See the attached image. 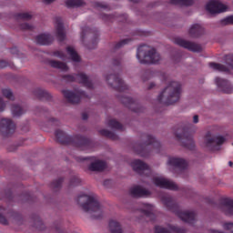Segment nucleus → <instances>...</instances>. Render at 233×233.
<instances>
[{
	"mask_svg": "<svg viewBox=\"0 0 233 233\" xmlns=\"http://www.w3.org/2000/svg\"><path fill=\"white\" fill-rule=\"evenodd\" d=\"M64 81H66V83H80L81 85H84L86 88L92 89L94 88V84L92 81H90V78H88L85 73H79L76 75H66L63 76Z\"/></svg>",
	"mask_w": 233,
	"mask_h": 233,
	"instance_id": "nucleus-9",
	"label": "nucleus"
},
{
	"mask_svg": "<svg viewBox=\"0 0 233 233\" xmlns=\"http://www.w3.org/2000/svg\"><path fill=\"white\" fill-rule=\"evenodd\" d=\"M54 1L56 0H44V3H46V5H50L51 3H54Z\"/></svg>",
	"mask_w": 233,
	"mask_h": 233,
	"instance_id": "nucleus-61",
	"label": "nucleus"
},
{
	"mask_svg": "<svg viewBox=\"0 0 233 233\" xmlns=\"http://www.w3.org/2000/svg\"><path fill=\"white\" fill-rule=\"evenodd\" d=\"M121 65V58H114L113 59V66H119Z\"/></svg>",
	"mask_w": 233,
	"mask_h": 233,
	"instance_id": "nucleus-57",
	"label": "nucleus"
},
{
	"mask_svg": "<svg viewBox=\"0 0 233 233\" xmlns=\"http://www.w3.org/2000/svg\"><path fill=\"white\" fill-rule=\"evenodd\" d=\"M107 126L110 128H114L115 130H121V132H123V130H125V128L123 127V125L116 119H109L107 121Z\"/></svg>",
	"mask_w": 233,
	"mask_h": 233,
	"instance_id": "nucleus-34",
	"label": "nucleus"
},
{
	"mask_svg": "<svg viewBox=\"0 0 233 233\" xmlns=\"http://www.w3.org/2000/svg\"><path fill=\"white\" fill-rule=\"evenodd\" d=\"M67 8H73V6L83 5V0H67L66 2Z\"/></svg>",
	"mask_w": 233,
	"mask_h": 233,
	"instance_id": "nucleus-40",
	"label": "nucleus"
},
{
	"mask_svg": "<svg viewBox=\"0 0 233 233\" xmlns=\"http://www.w3.org/2000/svg\"><path fill=\"white\" fill-rule=\"evenodd\" d=\"M34 96H35L37 99H40V101H48L52 98L50 93L41 88L35 89Z\"/></svg>",
	"mask_w": 233,
	"mask_h": 233,
	"instance_id": "nucleus-29",
	"label": "nucleus"
},
{
	"mask_svg": "<svg viewBox=\"0 0 233 233\" xmlns=\"http://www.w3.org/2000/svg\"><path fill=\"white\" fill-rule=\"evenodd\" d=\"M63 181H65V178H63V177H60V178H58L56 180H54L51 183V187L55 188V189L60 188L61 186L63 185Z\"/></svg>",
	"mask_w": 233,
	"mask_h": 233,
	"instance_id": "nucleus-42",
	"label": "nucleus"
},
{
	"mask_svg": "<svg viewBox=\"0 0 233 233\" xmlns=\"http://www.w3.org/2000/svg\"><path fill=\"white\" fill-rule=\"evenodd\" d=\"M6 66H9L8 62L5 60H0V68H6Z\"/></svg>",
	"mask_w": 233,
	"mask_h": 233,
	"instance_id": "nucleus-56",
	"label": "nucleus"
},
{
	"mask_svg": "<svg viewBox=\"0 0 233 233\" xmlns=\"http://www.w3.org/2000/svg\"><path fill=\"white\" fill-rule=\"evenodd\" d=\"M170 5H178L179 6H192L194 0H169Z\"/></svg>",
	"mask_w": 233,
	"mask_h": 233,
	"instance_id": "nucleus-36",
	"label": "nucleus"
},
{
	"mask_svg": "<svg viewBox=\"0 0 233 233\" xmlns=\"http://www.w3.org/2000/svg\"><path fill=\"white\" fill-rule=\"evenodd\" d=\"M55 136L56 141L61 145H74V147L80 148V150H92L94 148V142L81 135L70 137L65 131L57 129L55 132Z\"/></svg>",
	"mask_w": 233,
	"mask_h": 233,
	"instance_id": "nucleus-1",
	"label": "nucleus"
},
{
	"mask_svg": "<svg viewBox=\"0 0 233 233\" xmlns=\"http://www.w3.org/2000/svg\"><path fill=\"white\" fill-rule=\"evenodd\" d=\"M169 229L171 230V232H175V233H187V229L184 228H179L177 226H169Z\"/></svg>",
	"mask_w": 233,
	"mask_h": 233,
	"instance_id": "nucleus-45",
	"label": "nucleus"
},
{
	"mask_svg": "<svg viewBox=\"0 0 233 233\" xmlns=\"http://www.w3.org/2000/svg\"><path fill=\"white\" fill-rule=\"evenodd\" d=\"M50 66L52 68H57L58 70H62V72L68 71V66H66L65 63L56 60L49 61Z\"/></svg>",
	"mask_w": 233,
	"mask_h": 233,
	"instance_id": "nucleus-31",
	"label": "nucleus"
},
{
	"mask_svg": "<svg viewBox=\"0 0 233 233\" xmlns=\"http://www.w3.org/2000/svg\"><path fill=\"white\" fill-rule=\"evenodd\" d=\"M56 232L61 233V227H56Z\"/></svg>",
	"mask_w": 233,
	"mask_h": 233,
	"instance_id": "nucleus-63",
	"label": "nucleus"
},
{
	"mask_svg": "<svg viewBox=\"0 0 233 233\" xmlns=\"http://www.w3.org/2000/svg\"><path fill=\"white\" fill-rule=\"evenodd\" d=\"M11 112L15 117L23 116V114H25V110L19 105H13L11 107Z\"/></svg>",
	"mask_w": 233,
	"mask_h": 233,
	"instance_id": "nucleus-38",
	"label": "nucleus"
},
{
	"mask_svg": "<svg viewBox=\"0 0 233 233\" xmlns=\"http://www.w3.org/2000/svg\"><path fill=\"white\" fill-rule=\"evenodd\" d=\"M146 76H149V77H154V76H160L162 81H167L168 79V76L163 72H154L150 69L146 71Z\"/></svg>",
	"mask_w": 233,
	"mask_h": 233,
	"instance_id": "nucleus-37",
	"label": "nucleus"
},
{
	"mask_svg": "<svg viewBox=\"0 0 233 233\" xmlns=\"http://www.w3.org/2000/svg\"><path fill=\"white\" fill-rule=\"evenodd\" d=\"M193 122H194V123H199V116H198V115H195V116H193Z\"/></svg>",
	"mask_w": 233,
	"mask_h": 233,
	"instance_id": "nucleus-59",
	"label": "nucleus"
},
{
	"mask_svg": "<svg viewBox=\"0 0 233 233\" xmlns=\"http://www.w3.org/2000/svg\"><path fill=\"white\" fill-rule=\"evenodd\" d=\"M194 132H196V127L194 124H186L183 127H179L176 132L175 136L178 141H180L184 148L187 150H195L196 142H194Z\"/></svg>",
	"mask_w": 233,
	"mask_h": 233,
	"instance_id": "nucleus-5",
	"label": "nucleus"
},
{
	"mask_svg": "<svg viewBox=\"0 0 233 233\" xmlns=\"http://www.w3.org/2000/svg\"><path fill=\"white\" fill-rule=\"evenodd\" d=\"M120 101L125 106L129 108V110H132V112H136L137 114H139V112H143V109L139 104H137V101H136L134 98L127 96H122L120 98Z\"/></svg>",
	"mask_w": 233,
	"mask_h": 233,
	"instance_id": "nucleus-16",
	"label": "nucleus"
},
{
	"mask_svg": "<svg viewBox=\"0 0 233 233\" xmlns=\"http://www.w3.org/2000/svg\"><path fill=\"white\" fill-rule=\"evenodd\" d=\"M130 41H131V39H129V38H126L124 40H121L120 42L116 44L114 49L118 50V48H121V46H125V45H128V43H130Z\"/></svg>",
	"mask_w": 233,
	"mask_h": 233,
	"instance_id": "nucleus-46",
	"label": "nucleus"
},
{
	"mask_svg": "<svg viewBox=\"0 0 233 233\" xmlns=\"http://www.w3.org/2000/svg\"><path fill=\"white\" fill-rule=\"evenodd\" d=\"M220 25H233V15H229L220 21Z\"/></svg>",
	"mask_w": 233,
	"mask_h": 233,
	"instance_id": "nucleus-48",
	"label": "nucleus"
},
{
	"mask_svg": "<svg viewBox=\"0 0 233 233\" xmlns=\"http://www.w3.org/2000/svg\"><path fill=\"white\" fill-rule=\"evenodd\" d=\"M6 107V103L3 101V98L0 97V112H4Z\"/></svg>",
	"mask_w": 233,
	"mask_h": 233,
	"instance_id": "nucleus-54",
	"label": "nucleus"
},
{
	"mask_svg": "<svg viewBox=\"0 0 233 233\" xmlns=\"http://www.w3.org/2000/svg\"><path fill=\"white\" fill-rule=\"evenodd\" d=\"M106 81L109 86H112V88H115L117 92H127V90H128V86L123 82V79H121L117 74L107 75Z\"/></svg>",
	"mask_w": 233,
	"mask_h": 233,
	"instance_id": "nucleus-10",
	"label": "nucleus"
},
{
	"mask_svg": "<svg viewBox=\"0 0 233 233\" xmlns=\"http://www.w3.org/2000/svg\"><path fill=\"white\" fill-rule=\"evenodd\" d=\"M55 57H59L60 59H65V53L63 51H55Z\"/></svg>",
	"mask_w": 233,
	"mask_h": 233,
	"instance_id": "nucleus-53",
	"label": "nucleus"
},
{
	"mask_svg": "<svg viewBox=\"0 0 233 233\" xmlns=\"http://www.w3.org/2000/svg\"><path fill=\"white\" fill-rule=\"evenodd\" d=\"M209 67L212 68L213 70H218V72H227L228 73V67H227L225 65L222 64H218L211 62L209 63Z\"/></svg>",
	"mask_w": 233,
	"mask_h": 233,
	"instance_id": "nucleus-35",
	"label": "nucleus"
},
{
	"mask_svg": "<svg viewBox=\"0 0 233 233\" xmlns=\"http://www.w3.org/2000/svg\"><path fill=\"white\" fill-rule=\"evenodd\" d=\"M138 210L147 218V221H156V213H154V205L148 203H140Z\"/></svg>",
	"mask_w": 233,
	"mask_h": 233,
	"instance_id": "nucleus-17",
	"label": "nucleus"
},
{
	"mask_svg": "<svg viewBox=\"0 0 233 233\" xmlns=\"http://www.w3.org/2000/svg\"><path fill=\"white\" fill-rule=\"evenodd\" d=\"M167 164L179 170V172H185L187 170V167H188V163H187L185 159L177 157H169Z\"/></svg>",
	"mask_w": 233,
	"mask_h": 233,
	"instance_id": "nucleus-20",
	"label": "nucleus"
},
{
	"mask_svg": "<svg viewBox=\"0 0 233 233\" xmlns=\"http://www.w3.org/2000/svg\"><path fill=\"white\" fill-rule=\"evenodd\" d=\"M181 98V84L172 81L157 96L158 103L167 106L177 103Z\"/></svg>",
	"mask_w": 233,
	"mask_h": 233,
	"instance_id": "nucleus-3",
	"label": "nucleus"
},
{
	"mask_svg": "<svg viewBox=\"0 0 233 233\" xmlns=\"http://www.w3.org/2000/svg\"><path fill=\"white\" fill-rule=\"evenodd\" d=\"M49 122L52 124V125H56V127H58L59 125V120L56 119V118H50L49 119Z\"/></svg>",
	"mask_w": 233,
	"mask_h": 233,
	"instance_id": "nucleus-58",
	"label": "nucleus"
},
{
	"mask_svg": "<svg viewBox=\"0 0 233 233\" xmlns=\"http://www.w3.org/2000/svg\"><path fill=\"white\" fill-rule=\"evenodd\" d=\"M215 83H216L218 88L221 92H224V94H232L233 86H232V85H230V82H228V80L223 79L221 77H216Z\"/></svg>",
	"mask_w": 233,
	"mask_h": 233,
	"instance_id": "nucleus-21",
	"label": "nucleus"
},
{
	"mask_svg": "<svg viewBox=\"0 0 233 233\" xmlns=\"http://www.w3.org/2000/svg\"><path fill=\"white\" fill-rule=\"evenodd\" d=\"M99 134L101 136H104V137H108L109 139H112V141H117V139L119 138V137H117L116 133L109 131L108 129H101L99 131Z\"/></svg>",
	"mask_w": 233,
	"mask_h": 233,
	"instance_id": "nucleus-33",
	"label": "nucleus"
},
{
	"mask_svg": "<svg viewBox=\"0 0 233 233\" xmlns=\"http://www.w3.org/2000/svg\"><path fill=\"white\" fill-rule=\"evenodd\" d=\"M227 141V138L223 136L212 137V133L208 131L204 137V147L208 150H219V147Z\"/></svg>",
	"mask_w": 233,
	"mask_h": 233,
	"instance_id": "nucleus-8",
	"label": "nucleus"
},
{
	"mask_svg": "<svg viewBox=\"0 0 233 233\" xmlns=\"http://www.w3.org/2000/svg\"><path fill=\"white\" fill-rule=\"evenodd\" d=\"M0 130L4 137H10L15 132V124L10 118H2L0 120Z\"/></svg>",
	"mask_w": 233,
	"mask_h": 233,
	"instance_id": "nucleus-12",
	"label": "nucleus"
},
{
	"mask_svg": "<svg viewBox=\"0 0 233 233\" xmlns=\"http://www.w3.org/2000/svg\"><path fill=\"white\" fill-rule=\"evenodd\" d=\"M62 94L64 95V97L68 101V103H71L72 105H77L81 101V99L86 98L90 99V96L86 95L85 91H70V90H63Z\"/></svg>",
	"mask_w": 233,
	"mask_h": 233,
	"instance_id": "nucleus-11",
	"label": "nucleus"
},
{
	"mask_svg": "<svg viewBox=\"0 0 233 233\" xmlns=\"http://www.w3.org/2000/svg\"><path fill=\"white\" fill-rule=\"evenodd\" d=\"M102 19L104 21H118V23H127L128 15H103Z\"/></svg>",
	"mask_w": 233,
	"mask_h": 233,
	"instance_id": "nucleus-23",
	"label": "nucleus"
},
{
	"mask_svg": "<svg viewBox=\"0 0 233 233\" xmlns=\"http://www.w3.org/2000/svg\"><path fill=\"white\" fill-rule=\"evenodd\" d=\"M0 223L2 225H8V220L6 219V218H5V216L0 214Z\"/></svg>",
	"mask_w": 233,
	"mask_h": 233,
	"instance_id": "nucleus-55",
	"label": "nucleus"
},
{
	"mask_svg": "<svg viewBox=\"0 0 233 233\" xmlns=\"http://www.w3.org/2000/svg\"><path fill=\"white\" fill-rule=\"evenodd\" d=\"M54 41V36L48 34H41L35 37L37 45L46 46L51 45Z\"/></svg>",
	"mask_w": 233,
	"mask_h": 233,
	"instance_id": "nucleus-26",
	"label": "nucleus"
},
{
	"mask_svg": "<svg viewBox=\"0 0 233 233\" xmlns=\"http://www.w3.org/2000/svg\"><path fill=\"white\" fill-rule=\"evenodd\" d=\"M56 38L60 43H63L66 39V34L65 33V25H63V19L59 16L55 18Z\"/></svg>",
	"mask_w": 233,
	"mask_h": 233,
	"instance_id": "nucleus-19",
	"label": "nucleus"
},
{
	"mask_svg": "<svg viewBox=\"0 0 233 233\" xmlns=\"http://www.w3.org/2000/svg\"><path fill=\"white\" fill-rule=\"evenodd\" d=\"M82 119H83L84 121H86V119H88V114L83 113V114H82Z\"/></svg>",
	"mask_w": 233,
	"mask_h": 233,
	"instance_id": "nucleus-60",
	"label": "nucleus"
},
{
	"mask_svg": "<svg viewBox=\"0 0 233 233\" xmlns=\"http://www.w3.org/2000/svg\"><path fill=\"white\" fill-rule=\"evenodd\" d=\"M224 61L226 63V65H228L229 67L233 70V55H226L224 56Z\"/></svg>",
	"mask_w": 233,
	"mask_h": 233,
	"instance_id": "nucleus-44",
	"label": "nucleus"
},
{
	"mask_svg": "<svg viewBox=\"0 0 233 233\" xmlns=\"http://www.w3.org/2000/svg\"><path fill=\"white\" fill-rule=\"evenodd\" d=\"M88 34H95V38L93 40V46H88V48H96V46L97 45V31L94 30L90 27H82V31H81V39L82 41H85V38L86 37V35H88Z\"/></svg>",
	"mask_w": 233,
	"mask_h": 233,
	"instance_id": "nucleus-24",
	"label": "nucleus"
},
{
	"mask_svg": "<svg viewBox=\"0 0 233 233\" xmlns=\"http://www.w3.org/2000/svg\"><path fill=\"white\" fill-rule=\"evenodd\" d=\"M129 194L131 198H147L150 196V191L141 187L140 186H134L130 187Z\"/></svg>",
	"mask_w": 233,
	"mask_h": 233,
	"instance_id": "nucleus-22",
	"label": "nucleus"
},
{
	"mask_svg": "<svg viewBox=\"0 0 233 233\" xmlns=\"http://www.w3.org/2000/svg\"><path fill=\"white\" fill-rule=\"evenodd\" d=\"M206 10L212 15L223 14V12H227V5L218 0H211L207 4Z\"/></svg>",
	"mask_w": 233,
	"mask_h": 233,
	"instance_id": "nucleus-15",
	"label": "nucleus"
},
{
	"mask_svg": "<svg viewBox=\"0 0 233 233\" xmlns=\"http://www.w3.org/2000/svg\"><path fill=\"white\" fill-rule=\"evenodd\" d=\"M161 201L163 205L167 208V210L174 212V214L182 219V221H185V223H188L189 225H194V223H196V213L188 210L182 211L179 208V205L174 201L172 197L168 195L163 196Z\"/></svg>",
	"mask_w": 233,
	"mask_h": 233,
	"instance_id": "nucleus-4",
	"label": "nucleus"
},
{
	"mask_svg": "<svg viewBox=\"0 0 233 233\" xmlns=\"http://www.w3.org/2000/svg\"><path fill=\"white\" fill-rule=\"evenodd\" d=\"M175 43L178 45V46H182V48H186L190 52H203V46H201V45L187 41L183 38H175Z\"/></svg>",
	"mask_w": 233,
	"mask_h": 233,
	"instance_id": "nucleus-14",
	"label": "nucleus"
},
{
	"mask_svg": "<svg viewBox=\"0 0 233 233\" xmlns=\"http://www.w3.org/2000/svg\"><path fill=\"white\" fill-rule=\"evenodd\" d=\"M143 138L146 141L139 144L137 147H135V152L141 157H148L150 153L155 152L159 154L161 152V143L156 139L152 135L145 134Z\"/></svg>",
	"mask_w": 233,
	"mask_h": 233,
	"instance_id": "nucleus-6",
	"label": "nucleus"
},
{
	"mask_svg": "<svg viewBox=\"0 0 233 233\" xmlns=\"http://www.w3.org/2000/svg\"><path fill=\"white\" fill-rule=\"evenodd\" d=\"M21 30H34V26L28 23H23L20 25Z\"/></svg>",
	"mask_w": 233,
	"mask_h": 233,
	"instance_id": "nucleus-51",
	"label": "nucleus"
},
{
	"mask_svg": "<svg viewBox=\"0 0 233 233\" xmlns=\"http://www.w3.org/2000/svg\"><path fill=\"white\" fill-rule=\"evenodd\" d=\"M137 58L141 65H156L161 61V56L155 48L148 49L147 45L140 46L137 51Z\"/></svg>",
	"mask_w": 233,
	"mask_h": 233,
	"instance_id": "nucleus-7",
	"label": "nucleus"
},
{
	"mask_svg": "<svg viewBox=\"0 0 233 233\" xmlns=\"http://www.w3.org/2000/svg\"><path fill=\"white\" fill-rule=\"evenodd\" d=\"M66 52L68 56H70V58L75 62V63H79L81 61V56L76 52V49L72 46H67L66 47Z\"/></svg>",
	"mask_w": 233,
	"mask_h": 233,
	"instance_id": "nucleus-32",
	"label": "nucleus"
},
{
	"mask_svg": "<svg viewBox=\"0 0 233 233\" xmlns=\"http://www.w3.org/2000/svg\"><path fill=\"white\" fill-rule=\"evenodd\" d=\"M89 170L91 172H103L106 168V163L105 161L96 160L89 165Z\"/></svg>",
	"mask_w": 233,
	"mask_h": 233,
	"instance_id": "nucleus-27",
	"label": "nucleus"
},
{
	"mask_svg": "<svg viewBox=\"0 0 233 233\" xmlns=\"http://www.w3.org/2000/svg\"><path fill=\"white\" fill-rule=\"evenodd\" d=\"M205 34V28L199 24H194L189 29V35L191 37H199Z\"/></svg>",
	"mask_w": 233,
	"mask_h": 233,
	"instance_id": "nucleus-28",
	"label": "nucleus"
},
{
	"mask_svg": "<svg viewBox=\"0 0 233 233\" xmlns=\"http://www.w3.org/2000/svg\"><path fill=\"white\" fill-rule=\"evenodd\" d=\"M154 86H156V84L150 83L149 86H148V90H152V88H154Z\"/></svg>",
	"mask_w": 233,
	"mask_h": 233,
	"instance_id": "nucleus-62",
	"label": "nucleus"
},
{
	"mask_svg": "<svg viewBox=\"0 0 233 233\" xmlns=\"http://www.w3.org/2000/svg\"><path fill=\"white\" fill-rule=\"evenodd\" d=\"M228 166H229V167H233V162H232V161H229V162H228Z\"/></svg>",
	"mask_w": 233,
	"mask_h": 233,
	"instance_id": "nucleus-64",
	"label": "nucleus"
},
{
	"mask_svg": "<svg viewBox=\"0 0 233 233\" xmlns=\"http://www.w3.org/2000/svg\"><path fill=\"white\" fill-rule=\"evenodd\" d=\"M35 225V228L38 230H45V224H43V220H41V218H36Z\"/></svg>",
	"mask_w": 233,
	"mask_h": 233,
	"instance_id": "nucleus-47",
	"label": "nucleus"
},
{
	"mask_svg": "<svg viewBox=\"0 0 233 233\" xmlns=\"http://www.w3.org/2000/svg\"><path fill=\"white\" fill-rule=\"evenodd\" d=\"M77 203L82 210L89 212L94 219H101L103 218V206H101L96 195L82 194L78 196Z\"/></svg>",
	"mask_w": 233,
	"mask_h": 233,
	"instance_id": "nucleus-2",
	"label": "nucleus"
},
{
	"mask_svg": "<svg viewBox=\"0 0 233 233\" xmlns=\"http://www.w3.org/2000/svg\"><path fill=\"white\" fill-rule=\"evenodd\" d=\"M221 207L226 216H233V200L230 198H222Z\"/></svg>",
	"mask_w": 233,
	"mask_h": 233,
	"instance_id": "nucleus-25",
	"label": "nucleus"
},
{
	"mask_svg": "<svg viewBox=\"0 0 233 233\" xmlns=\"http://www.w3.org/2000/svg\"><path fill=\"white\" fill-rule=\"evenodd\" d=\"M108 227L111 233H125L123 228H121V224L114 219L109 220Z\"/></svg>",
	"mask_w": 233,
	"mask_h": 233,
	"instance_id": "nucleus-30",
	"label": "nucleus"
},
{
	"mask_svg": "<svg viewBox=\"0 0 233 233\" xmlns=\"http://www.w3.org/2000/svg\"><path fill=\"white\" fill-rule=\"evenodd\" d=\"M2 94L4 97H6V99H10L11 101H14V93H12V90L9 88L2 89Z\"/></svg>",
	"mask_w": 233,
	"mask_h": 233,
	"instance_id": "nucleus-41",
	"label": "nucleus"
},
{
	"mask_svg": "<svg viewBox=\"0 0 233 233\" xmlns=\"http://www.w3.org/2000/svg\"><path fill=\"white\" fill-rule=\"evenodd\" d=\"M153 183L160 188H167V190H177L178 187L176 183L163 177H154Z\"/></svg>",
	"mask_w": 233,
	"mask_h": 233,
	"instance_id": "nucleus-18",
	"label": "nucleus"
},
{
	"mask_svg": "<svg viewBox=\"0 0 233 233\" xmlns=\"http://www.w3.org/2000/svg\"><path fill=\"white\" fill-rule=\"evenodd\" d=\"M131 167L133 170L140 176H146L147 177H150V174H152L150 167H148L147 163L141 161L140 159L134 160L131 163Z\"/></svg>",
	"mask_w": 233,
	"mask_h": 233,
	"instance_id": "nucleus-13",
	"label": "nucleus"
},
{
	"mask_svg": "<svg viewBox=\"0 0 233 233\" xmlns=\"http://www.w3.org/2000/svg\"><path fill=\"white\" fill-rule=\"evenodd\" d=\"M155 233H172L167 228H163L161 226L155 227Z\"/></svg>",
	"mask_w": 233,
	"mask_h": 233,
	"instance_id": "nucleus-50",
	"label": "nucleus"
},
{
	"mask_svg": "<svg viewBox=\"0 0 233 233\" xmlns=\"http://www.w3.org/2000/svg\"><path fill=\"white\" fill-rule=\"evenodd\" d=\"M223 228H225V230H230L231 233H233V223L232 222L225 223L223 225Z\"/></svg>",
	"mask_w": 233,
	"mask_h": 233,
	"instance_id": "nucleus-52",
	"label": "nucleus"
},
{
	"mask_svg": "<svg viewBox=\"0 0 233 233\" xmlns=\"http://www.w3.org/2000/svg\"><path fill=\"white\" fill-rule=\"evenodd\" d=\"M96 8H103L104 10H110V5L105 4L103 2H96L95 3Z\"/></svg>",
	"mask_w": 233,
	"mask_h": 233,
	"instance_id": "nucleus-49",
	"label": "nucleus"
},
{
	"mask_svg": "<svg viewBox=\"0 0 233 233\" xmlns=\"http://www.w3.org/2000/svg\"><path fill=\"white\" fill-rule=\"evenodd\" d=\"M79 185H81V178H79V177L75 176L71 177L69 181V187H77Z\"/></svg>",
	"mask_w": 233,
	"mask_h": 233,
	"instance_id": "nucleus-43",
	"label": "nucleus"
},
{
	"mask_svg": "<svg viewBox=\"0 0 233 233\" xmlns=\"http://www.w3.org/2000/svg\"><path fill=\"white\" fill-rule=\"evenodd\" d=\"M16 21H30L32 15L28 13H18L15 15Z\"/></svg>",
	"mask_w": 233,
	"mask_h": 233,
	"instance_id": "nucleus-39",
	"label": "nucleus"
}]
</instances>
